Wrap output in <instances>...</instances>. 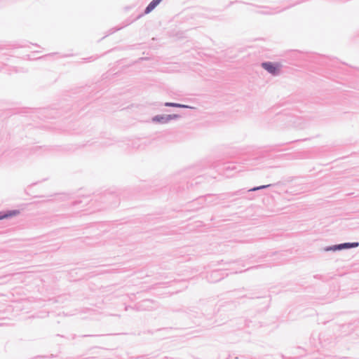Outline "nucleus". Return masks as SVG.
<instances>
[{"label": "nucleus", "mask_w": 359, "mask_h": 359, "mask_svg": "<svg viewBox=\"0 0 359 359\" xmlns=\"http://www.w3.org/2000/svg\"><path fill=\"white\" fill-rule=\"evenodd\" d=\"M262 67L273 75H276L281 67L280 63L263 62Z\"/></svg>", "instance_id": "obj_1"}, {"label": "nucleus", "mask_w": 359, "mask_h": 359, "mask_svg": "<svg viewBox=\"0 0 359 359\" xmlns=\"http://www.w3.org/2000/svg\"><path fill=\"white\" fill-rule=\"evenodd\" d=\"M359 246V242H348L342 243L339 244V250H348L351 248H358Z\"/></svg>", "instance_id": "obj_2"}, {"label": "nucleus", "mask_w": 359, "mask_h": 359, "mask_svg": "<svg viewBox=\"0 0 359 359\" xmlns=\"http://www.w3.org/2000/svg\"><path fill=\"white\" fill-rule=\"evenodd\" d=\"M175 117H177V115H168L167 116H156L153 118V121L160 123H166Z\"/></svg>", "instance_id": "obj_3"}, {"label": "nucleus", "mask_w": 359, "mask_h": 359, "mask_svg": "<svg viewBox=\"0 0 359 359\" xmlns=\"http://www.w3.org/2000/svg\"><path fill=\"white\" fill-rule=\"evenodd\" d=\"M162 0H153L146 8L145 9V13H149L151 11H153L161 1Z\"/></svg>", "instance_id": "obj_4"}, {"label": "nucleus", "mask_w": 359, "mask_h": 359, "mask_svg": "<svg viewBox=\"0 0 359 359\" xmlns=\"http://www.w3.org/2000/svg\"><path fill=\"white\" fill-rule=\"evenodd\" d=\"M323 250L325 252H329V251L336 252V251H339V244H336V245L325 247L323 248Z\"/></svg>", "instance_id": "obj_5"}, {"label": "nucleus", "mask_w": 359, "mask_h": 359, "mask_svg": "<svg viewBox=\"0 0 359 359\" xmlns=\"http://www.w3.org/2000/svg\"><path fill=\"white\" fill-rule=\"evenodd\" d=\"M18 213H19V212L16 211V210L11 211V212H8L6 214L0 213V219H4V218H6V217H8L16 215Z\"/></svg>", "instance_id": "obj_6"}, {"label": "nucleus", "mask_w": 359, "mask_h": 359, "mask_svg": "<svg viewBox=\"0 0 359 359\" xmlns=\"http://www.w3.org/2000/svg\"><path fill=\"white\" fill-rule=\"evenodd\" d=\"M165 105L171 106V107H186V106H184V105H181V104H175V103H166Z\"/></svg>", "instance_id": "obj_7"}, {"label": "nucleus", "mask_w": 359, "mask_h": 359, "mask_svg": "<svg viewBox=\"0 0 359 359\" xmlns=\"http://www.w3.org/2000/svg\"><path fill=\"white\" fill-rule=\"evenodd\" d=\"M267 186H262V187H257V188H253L252 189H251L252 191H255V190H257V189H262V188H265Z\"/></svg>", "instance_id": "obj_8"}, {"label": "nucleus", "mask_w": 359, "mask_h": 359, "mask_svg": "<svg viewBox=\"0 0 359 359\" xmlns=\"http://www.w3.org/2000/svg\"><path fill=\"white\" fill-rule=\"evenodd\" d=\"M147 303H149V300H144V301L142 302V304H147Z\"/></svg>", "instance_id": "obj_9"}]
</instances>
